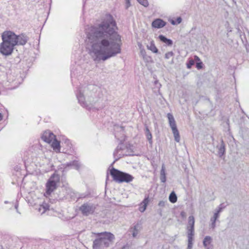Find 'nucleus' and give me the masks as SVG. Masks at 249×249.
Listing matches in <instances>:
<instances>
[{
  "label": "nucleus",
  "mask_w": 249,
  "mask_h": 249,
  "mask_svg": "<svg viewBox=\"0 0 249 249\" xmlns=\"http://www.w3.org/2000/svg\"><path fill=\"white\" fill-rule=\"evenodd\" d=\"M116 23L112 16L107 14L96 27H91L87 36L91 43V53L95 61H106L120 53L121 37L116 31Z\"/></svg>",
  "instance_id": "nucleus-1"
},
{
  "label": "nucleus",
  "mask_w": 249,
  "mask_h": 249,
  "mask_svg": "<svg viewBox=\"0 0 249 249\" xmlns=\"http://www.w3.org/2000/svg\"><path fill=\"white\" fill-rule=\"evenodd\" d=\"M114 239V235L110 232L98 233L93 241L92 248L93 249H105L112 244Z\"/></svg>",
  "instance_id": "nucleus-2"
},
{
  "label": "nucleus",
  "mask_w": 249,
  "mask_h": 249,
  "mask_svg": "<svg viewBox=\"0 0 249 249\" xmlns=\"http://www.w3.org/2000/svg\"><path fill=\"white\" fill-rule=\"evenodd\" d=\"M110 174L113 180L118 183L124 182L128 183L132 181L134 178L131 175L122 172L113 167L110 170Z\"/></svg>",
  "instance_id": "nucleus-3"
},
{
  "label": "nucleus",
  "mask_w": 249,
  "mask_h": 249,
  "mask_svg": "<svg viewBox=\"0 0 249 249\" xmlns=\"http://www.w3.org/2000/svg\"><path fill=\"white\" fill-rule=\"evenodd\" d=\"M60 182L59 175L53 173L48 180L46 184V194L50 195L57 187V184Z\"/></svg>",
  "instance_id": "nucleus-4"
},
{
  "label": "nucleus",
  "mask_w": 249,
  "mask_h": 249,
  "mask_svg": "<svg viewBox=\"0 0 249 249\" xmlns=\"http://www.w3.org/2000/svg\"><path fill=\"white\" fill-rule=\"evenodd\" d=\"M1 38L5 43H7L14 46L17 45V35L12 31H4L1 35Z\"/></svg>",
  "instance_id": "nucleus-5"
},
{
  "label": "nucleus",
  "mask_w": 249,
  "mask_h": 249,
  "mask_svg": "<svg viewBox=\"0 0 249 249\" xmlns=\"http://www.w3.org/2000/svg\"><path fill=\"white\" fill-rule=\"evenodd\" d=\"M14 48V46L2 41L0 44V53L5 56H9L13 53Z\"/></svg>",
  "instance_id": "nucleus-6"
},
{
  "label": "nucleus",
  "mask_w": 249,
  "mask_h": 249,
  "mask_svg": "<svg viewBox=\"0 0 249 249\" xmlns=\"http://www.w3.org/2000/svg\"><path fill=\"white\" fill-rule=\"evenodd\" d=\"M95 207L93 205L89 203H85L79 208L83 215L88 216L93 213L95 210Z\"/></svg>",
  "instance_id": "nucleus-7"
},
{
  "label": "nucleus",
  "mask_w": 249,
  "mask_h": 249,
  "mask_svg": "<svg viewBox=\"0 0 249 249\" xmlns=\"http://www.w3.org/2000/svg\"><path fill=\"white\" fill-rule=\"evenodd\" d=\"M79 103H80L81 106L84 107L90 108L91 106H92L93 104L95 103L94 100H89L88 99L87 101H85V98L83 93L79 92Z\"/></svg>",
  "instance_id": "nucleus-8"
},
{
  "label": "nucleus",
  "mask_w": 249,
  "mask_h": 249,
  "mask_svg": "<svg viewBox=\"0 0 249 249\" xmlns=\"http://www.w3.org/2000/svg\"><path fill=\"white\" fill-rule=\"evenodd\" d=\"M55 138V135H54L52 132L49 130L44 131L41 136L42 140L48 143H50L52 142Z\"/></svg>",
  "instance_id": "nucleus-9"
},
{
  "label": "nucleus",
  "mask_w": 249,
  "mask_h": 249,
  "mask_svg": "<svg viewBox=\"0 0 249 249\" xmlns=\"http://www.w3.org/2000/svg\"><path fill=\"white\" fill-rule=\"evenodd\" d=\"M17 45H24L29 40V37L24 34L17 35Z\"/></svg>",
  "instance_id": "nucleus-10"
},
{
  "label": "nucleus",
  "mask_w": 249,
  "mask_h": 249,
  "mask_svg": "<svg viewBox=\"0 0 249 249\" xmlns=\"http://www.w3.org/2000/svg\"><path fill=\"white\" fill-rule=\"evenodd\" d=\"M212 238L210 236H206L203 241V244L206 249H212L213 246L211 245Z\"/></svg>",
  "instance_id": "nucleus-11"
},
{
  "label": "nucleus",
  "mask_w": 249,
  "mask_h": 249,
  "mask_svg": "<svg viewBox=\"0 0 249 249\" xmlns=\"http://www.w3.org/2000/svg\"><path fill=\"white\" fill-rule=\"evenodd\" d=\"M165 24L166 22L160 18L155 19L152 23V26L156 28H161L164 27Z\"/></svg>",
  "instance_id": "nucleus-12"
},
{
  "label": "nucleus",
  "mask_w": 249,
  "mask_h": 249,
  "mask_svg": "<svg viewBox=\"0 0 249 249\" xmlns=\"http://www.w3.org/2000/svg\"><path fill=\"white\" fill-rule=\"evenodd\" d=\"M170 126L172 130L177 129L175 119L172 114L168 113L167 115Z\"/></svg>",
  "instance_id": "nucleus-13"
},
{
  "label": "nucleus",
  "mask_w": 249,
  "mask_h": 249,
  "mask_svg": "<svg viewBox=\"0 0 249 249\" xmlns=\"http://www.w3.org/2000/svg\"><path fill=\"white\" fill-rule=\"evenodd\" d=\"M52 147L56 152H59L60 150V142L56 140V138L53 141Z\"/></svg>",
  "instance_id": "nucleus-14"
},
{
  "label": "nucleus",
  "mask_w": 249,
  "mask_h": 249,
  "mask_svg": "<svg viewBox=\"0 0 249 249\" xmlns=\"http://www.w3.org/2000/svg\"><path fill=\"white\" fill-rule=\"evenodd\" d=\"M221 142L220 146L219 147L217 146L218 148V154L219 157H222L225 153V145L222 140H221Z\"/></svg>",
  "instance_id": "nucleus-15"
},
{
  "label": "nucleus",
  "mask_w": 249,
  "mask_h": 249,
  "mask_svg": "<svg viewBox=\"0 0 249 249\" xmlns=\"http://www.w3.org/2000/svg\"><path fill=\"white\" fill-rule=\"evenodd\" d=\"M160 180L161 182L163 183L165 182L166 180L165 168L163 164L162 165L161 169L160 172Z\"/></svg>",
  "instance_id": "nucleus-16"
},
{
  "label": "nucleus",
  "mask_w": 249,
  "mask_h": 249,
  "mask_svg": "<svg viewBox=\"0 0 249 249\" xmlns=\"http://www.w3.org/2000/svg\"><path fill=\"white\" fill-rule=\"evenodd\" d=\"M145 134L146 136V138L149 142V144L151 145L152 144V136L151 133L150 132V130L147 125H145Z\"/></svg>",
  "instance_id": "nucleus-17"
},
{
  "label": "nucleus",
  "mask_w": 249,
  "mask_h": 249,
  "mask_svg": "<svg viewBox=\"0 0 249 249\" xmlns=\"http://www.w3.org/2000/svg\"><path fill=\"white\" fill-rule=\"evenodd\" d=\"M140 229L141 226L139 224H137L133 227V228H131V232H132V236L134 237H135L137 235Z\"/></svg>",
  "instance_id": "nucleus-18"
},
{
  "label": "nucleus",
  "mask_w": 249,
  "mask_h": 249,
  "mask_svg": "<svg viewBox=\"0 0 249 249\" xmlns=\"http://www.w3.org/2000/svg\"><path fill=\"white\" fill-rule=\"evenodd\" d=\"M159 38L162 42L166 43L168 46H171L173 44V41L170 39H168L163 35H160Z\"/></svg>",
  "instance_id": "nucleus-19"
},
{
  "label": "nucleus",
  "mask_w": 249,
  "mask_h": 249,
  "mask_svg": "<svg viewBox=\"0 0 249 249\" xmlns=\"http://www.w3.org/2000/svg\"><path fill=\"white\" fill-rule=\"evenodd\" d=\"M219 217V214L214 213L213 217L211 218L210 221L211 222V227L213 229H214L215 227V222L217 219Z\"/></svg>",
  "instance_id": "nucleus-20"
},
{
  "label": "nucleus",
  "mask_w": 249,
  "mask_h": 249,
  "mask_svg": "<svg viewBox=\"0 0 249 249\" xmlns=\"http://www.w3.org/2000/svg\"><path fill=\"white\" fill-rule=\"evenodd\" d=\"M195 218L193 215L190 216L188 217V224L187 229H195Z\"/></svg>",
  "instance_id": "nucleus-21"
},
{
  "label": "nucleus",
  "mask_w": 249,
  "mask_h": 249,
  "mask_svg": "<svg viewBox=\"0 0 249 249\" xmlns=\"http://www.w3.org/2000/svg\"><path fill=\"white\" fill-rule=\"evenodd\" d=\"M148 202H149V200H148V197L145 198L143 199V200L142 201V206L139 208V210L140 212H143L145 210L147 205L148 203Z\"/></svg>",
  "instance_id": "nucleus-22"
},
{
  "label": "nucleus",
  "mask_w": 249,
  "mask_h": 249,
  "mask_svg": "<svg viewBox=\"0 0 249 249\" xmlns=\"http://www.w3.org/2000/svg\"><path fill=\"white\" fill-rule=\"evenodd\" d=\"M147 48L148 50H150L154 53H157L158 52V50L153 43V41L151 42L149 45H147Z\"/></svg>",
  "instance_id": "nucleus-23"
},
{
  "label": "nucleus",
  "mask_w": 249,
  "mask_h": 249,
  "mask_svg": "<svg viewBox=\"0 0 249 249\" xmlns=\"http://www.w3.org/2000/svg\"><path fill=\"white\" fill-rule=\"evenodd\" d=\"M169 201L173 203H174L177 201V196L174 192H172L169 196Z\"/></svg>",
  "instance_id": "nucleus-24"
},
{
  "label": "nucleus",
  "mask_w": 249,
  "mask_h": 249,
  "mask_svg": "<svg viewBox=\"0 0 249 249\" xmlns=\"http://www.w3.org/2000/svg\"><path fill=\"white\" fill-rule=\"evenodd\" d=\"M68 167H71L76 170H78V161L73 160L67 163Z\"/></svg>",
  "instance_id": "nucleus-25"
},
{
  "label": "nucleus",
  "mask_w": 249,
  "mask_h": 249,
  "mask_svg": "<svg viewBox=\"0 0 249 249\" xmlns=\"http://www.w3.org/2000/svg\"><path fill=\"white\" fill-rule=\"evenodd\" d=\"M172 132L174 134L175 141L178 142L180 141V136L178 129H174V130H172Z\"/></svg>",
  "instance_id": "nucleus-26"
},
{
  "label": "nucleus",
  "mask_w": 249,
  "mask_h": 249,
  "mask_svg": "<svg viewBox=\"0 0 249 249\" xmlns=\"http://www.w3.org/2000/svg\"><path fill=\"white\" fill-rule=\"evenodd\" d=\"M188 237V249H192L193 247V236L187 235Z\"/></svg>",
  "instance_id": "nucleus-27"
},
{
  "label": "nucleus",
  "mask_w": 249,
  "mask_h": 249,
  "mask_svg": "<svg viewBox=\"0 0 249 249\" xmlns=\"http://www.w3.org/2000/svg\"><path fill=\"white\" fill-rule=\"evenodd\" d=\"M225 206L223 204H221L215 210L214 213L219 214V213L225 208Z\"/></svg>",
  "instance_id": "nucleus-28"
},
{
  "label": "nucleus",
  "mask_w": 249,
  "mask_h": 249,
  "mask_svg": "<svg viewBox=\"0 0 249 249\" xmlns=\"http://www.w3.org/2000/svg\"><path fill=\"white\" fill-rule=\"evenodd\" d=\"M42 209H43V211L41 212V214H43L45 212V211L49 209L48 205L47 204H44L40 206L38 209V211L39 212H40Z\"/></svg>",
  "instance_id": "nucleus-29"
},
{
  "label": "nucleus",
  "mask_w": 249,
  "mask_h": 249,
  "mask_svg": "<svg viewBox=\"0 0 249 249\" xmlns=\"http://www.w3.org/2000/svg\"><path fill=\"white\" fill-rule=\"evenodd\" d=\"M139 3L144 6V7H147L148 6V2L147 0H137Z\"/></svg>",
  "instance_id": "nucleus-30"
},
{
  "label": "nucleus",
  "mask_w": 249,
  "mask_h": 249,
  "mask_svg": "<svg viewBox=\"0 0 249 249\" xmlns=\"http://www.w3.org/2000/svg\"><path fill=\"white\" fill-rule=\"evenodd\" d=\"M173 55H174V53H173V52H169L165 54V58L166 59H168L170 58L171 57H172Z\"/></svg>",
  "instance_id": "nucleus-31"
},
{
  "label": "nucleus",
  "mask_w": 249,
  "mask_h": 249,
  "mask_svg": "<svg viewBox=\"0 0 249 249\" xmlns=\"http://www.w3.org/2000/svg\"><path fill=\"white\" fill-rule=\"evenodd\" d=\"M195 64L194 60L193 59L190 60L189 62L187 64V67L188 69H190L193 65Z\"/></svg>",
  "instance_id": "nucleus-32"
},
{
  "label": "nucleus",
  "mask_w": 249,
  "mask_h": 249,
  "mask_svg": "<svg viewBox=\"0 0 249 249\" xmlns=\"http://www.w3.org/2000/svg\"><path fill=\"white\" fill-rule=\"evenodd\" d=\"M195 229H187V235L194 236Z\"/></svg>",
  "instance_id": "nucleus-33"
},
{
  "label": "nucleus",
  "mask_w": 249,
  "mask_h": 249,
  "mask_svg": "<svg viewBox=\"0 0 249 249\" xmlns=\"http://www.w3.org/2000/svg\"><path fill=\"white\" fill-rule=\"evenodd\" d=\"M166 203H167V201L161 200L159 202L158 205L160 207H163L165 206Z\"/></svg>",
  "instance_id": "nucleus-34"
},
{
  "label": "nucleus",
  "mask_w": 249,
  "mask_h": 249,
  "mask_svg": "<svg viewBox=\"0 0 249 249\" xmlns=\"http://www.w3.org/2000/svg\"><path fill=\"white\" fill-rule=\"evenodd\" d=\"M203 63L202 62H197L196 64V67L197 69H200L202 68Z\"/></svg>",
  "instance_id": "nucleus-35"
},
{
  "label": "nucleus",
  "mask_w": 249,
  "mask_h": 249,
  "mask_svg": "<svg viewBox=\"0 0 249 249\" xmlns=\"http://www.w3.org/2000/svg\"><path fill=\"white\" fill-rule=\"evenodd\" d=\"M130 5V1H126V8L127 9Z\"/></svg>",
  "instance_id": "nucleus-36"
},
{
  "label": "nucleus",
  "mask_w": 249,
  "mask_h": 249,
  "mask_svg": "<svg viewBox=\"0 0 249 249\" xmlns=\"http://www.w3.org/2000/svg\"><path fill=\"white\" fill-rule=\"evenodd\" d=\"M141 53L142 55L144 56L145 55V50L143 49H141Z\"/></svg>",
  "instance_id": "nucleus-37"
},
{
  "label": "nucleus",
  "mask_w": 249,
  "mask_h": 249,
  "mask_svg": "<svg viewBox=\"0 0 249 249\" xmlns=\"http://www.w3.org/2000/svg\"><path fill=\"white\" fill-rule=\"evenodd\" d=\"M121 149V148H119L118 147H117V148H116V149L115 150L114 152V156H115L117 153L118 152L119 150H120Z\"/></svg>",
  "instance_id": "nucleus-38"
},
{
  "label": "nucleus",
  "mask_w": 249,
  "mask_h": 249,
  "mask_svg": "<svg viewBox=\"0 0 249 249\" xmlns=\"http://www.w3.org/2000/svg\"><path fill=\"white\" fill-rule=\"evenodd\" d=\"M194 59L196 61H200V59L199 58V57L198 56H197V55H195L194 56Z\"/></svg>",
  "instance_id": "nucleus-39"
},
{
  "label": "nucleus",
  "mask_w": 249,
  "mask_h": 249,
  "mask_svg": "<svg viewBox=\"0 0 249 249\" xmlns=\"http://www.w3.org/2000/svg\"><path fill=\"white\" fill-rule=\"evenodd\" d=\"M180 215L182 217H185L186 216V213L182 211L180 213Z\"/></svg>",
  "instance_id": "nucleus-40"
},
{
  "label": "nucleus",
  "mask_w": 249,
  "mask_h": 249,
  "mask_svg": "<svg viewBox=\"0 0 249 249\" xmlns=\"http://www.w3.org/2000/svg\"><path fill=\"white\" fill-rule=\"evenodd\" d=\"M177 22L178 23H180L181 22V18L179 17L177 18Z\"/></svg>",
  "instance_id": "nucleus-41"
},
{
  "label": "nucleus",
  "mask_w": 249,
  "mask_h": 249,
  "mask_svg": "<svg viewBox=\"0 0 249 249\" xmlns=\"http://www.w3.org/2000/svg\"><path fill=\"white\" fill-rule=\"evenodd\" d=\"M129 247L127 246H124L121 249H128Z\"/></svg>",
  "instance_id": "nucleus-42"
},
{
  "label": "nucleus",
  "mask_w": 249,
  "mask_h": 249,
  "mask_svg": "<svg viewBox=\"0 0 249 249\" xmlns=\"http://www.w3.org/2000/svg\"><path fill=\"white\" fill-rule=\"evenodd\" d=\"M3 119V115L0 112V121H1Z\"/></svg>",
  "instance_id": "nucleus-43"
},
{
  "label": "nucleus",
  "mask_w": 249,
  "mask_h": 249,
  "mask_svg": "<svg viewBox=\"0 0 249 249\" xmlns=\"http://www.w3.org/2000/svg\"><path fill=\"white\" fill-rule=\"evenodd\" d=\"M120 157H121L120 156V157L117 156V159H116L115 160L113 161V162L112 163V164H113L114 163H115V161L117 160L118 159L120 158Z\"/></svg>",
  "instance_id": "nucleus-44"
},
{
  "label": "nucleus",
  "mask_w": 249,
  "mask_h": 249,
  "mask_svg": "<svg viewBox=\"0 0 249 249\" xmlns=\"http://www.w3.org/2000/svg\"><path fill=\"white\" fill-rule=\"evenodd\" d=\"M171 23L173 24V25H175L176 24V22L174 20H172V21L171 22Z\"/></svg>",
  "instance_id": "nucleus-45"
},
{
  "label": "nucleus",
  "mask_w": 249,
  "mask_h": 249,
  "mask_svg": "<svg viewBox=\"0 0 249 249\" xmlns=\"http://www.w3.org/2000/svg\"><path fill=\"white\" fill-rule=\"evenodd\" d=\"M15 209L17 210V211L18 212V205H15Z\"/></svg>",
  "instance_id": "nucleus-46"
},
{
  "label": "nucleus",
  "mask_w": 249,
  "mask_h": 249,
  "mask_svg": "<svg viewBox=\"0 0 249 249\" xmlns=\"http://www.w3.org/2000/svg\"><path fill=\"white\" fill-rule=\"evenodd\" d=\"M74 71H74V70H71V75H72V73H74Z\"/></svg>",
  "instance_id": "nucleus-47"
},
{
  "label": "nucleus",
  "mask_w": 249,
  "mask_h": 249,
  "mask_svg": "<svg viewBox=\"0 0 249 249\" xmlns=\"http://www.w3.org/2000/svg\"><path fill=\"white\" fill-rule=\"evenodd\" d=\"M76 96L77 98H78V93L76 94Z\"/></svg>",
  "instance_id": "nucleus-48"
},
{
  "label": "nucleus",
  "mask_w": 249,
  "mask_h": 249,
  "mask_svg": "<svg viewBox=\"0 0 249 249\" xmlns=\"http://www.w3.org/2000/svg\"><path fill=\"white\" fill-rule=\"evenodd\" d=\"M4 203H8V201H5L4 202Z\"/></svg>",
  "instance_id": "nucleus-49"
},
{
  "label": "nucleus",
  "mask_w": 249,
  "mask_h": 249,
  "mask_svg": "<svg viewBox=\"0 0 249 249\" xmlns=\"http://www.w3.org/2000/svg\"><path fill=\"white\" fill-rule=\"evenodd\" d=\"M130 1V0H126V1Z\"/></svg>",
  "instance_id": "nucleus-50"
}]
</instances>
